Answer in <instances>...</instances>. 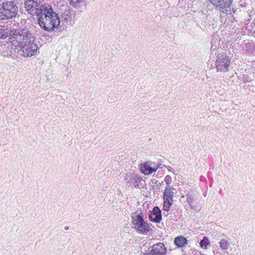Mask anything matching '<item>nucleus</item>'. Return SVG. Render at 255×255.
<instances>
[{
    "instance_id": "nucleus-20",
    "label": "nucleus",
    "mask_w": 255,
    "mask_h": 255,
    "mask_svg": "<svg viewBox=\"0 0 255 255\" xmlns=\"http://www.w3.org/2000/svg\"><path fill=\"white\" fill-rule=\"evenodd\" d=\"M167 178H168V177L166 176V178H165V180H166Z\"/></svg>"
},
{
    "instance_id": "nucleus-4",
    "label": "nucleus",
    "mask_w": 255,
    "mask_h": 255,
    "mask_svg": "<svg viewBox=\"0 0 255 255\" xmlns=\"http://www.w3.org/2000/svg\"><path fill=\"white\" fill-rule=\"evenodd\" d=\"M173 189L168 184L163 193V210L168 212L173 203Z\"/></svg>"
},
{
    "instance_id": "nucleus-19",
    "label": "nucleus",
    "mask_w": 255,
    "mask_h": 255,
    "mask_svg": "<svg viewBox=\"0 0 255 255\" xmlns=\"http://www.w3.org/2000/svg\"><path fill=\"white\" fill-rule=\"evenodd\" d=\"M15 33H13L14 35H18L20 34V32L18 30H16L14 32Z\"/></svg>"
},
{
    "instance_id": "nucleus-13",
    "label": "nucleus",
    "mask_w": 255,
    "mask_h": 255,
    "mask_svg": "<svg viewBox=\"0 0 255 255\" xmlns=\"http://www.w3.org/2000/svg\"><path fill=\"white\" fill-rule=\"evenodd\" d=\"M174 243L178 248H182L188 244V241L183 236H178L175 238Z\"/></svg>"
},
{
    "instance_id": "nucleus-2",
    "label": "nucleus",
    "mask_w": 255,
    "mask_h": 255,
    "mask_svg": "<svg viewBox=\"0 0 255 255\" xmlns=\"http://www.w3.org/2000/svg\"><path fill=\"white\" fill-rule=\"evenodd\" d=\"M18 12V7L14 1H4L0 4V20H7L15 17Z\"/></svg>"
},
{
    "instance_id": "nucleus-3",
    "label": "nucleus",
    "mask_w": 255,
    "mask_h": 255,
    "mask_svg": "<svg viewBox=\"0 0 255 255\" xmlns=\"http://www.w3.org/2000/svg\"><path fill=\"white\" fill-rule=\"evenodd\" d=\"M231 59L226 53H220L217 56L215 65L218 72H226L229 71Z\"/></svg>"
},
{
    "instance_id": "nucleus-9",
    "label": "nucleus",
    "mask_w": 255,
    "mask_h": 255,
    "mask_svg": "<svg viewBox=\"0 0 255 255\" xmlns=\"http://www.w3.org/2000/svg\"><path fill=\"white\" fill-rule=\"evenodd\" d=\"M42 6L40 7L35 1L33 0H26L25 1V8L28 12L33 15L37 12V10L40 8L41 9Z\"/></svg>"
},
{
    "instance_id": "nucleus-21",
    "label": "nucleus",
    "mask_w": 255,
    "mask_h": 255,
    "mask_svg": "<svg viewBox=\"0 0 255 255\" xmlns=\"http://www.w3.org/2000/svg\"><path fill=\"white\" fill-rule=\"evenodd\" d=\"M68 229V227H66L65 228V229H66V230Z\"/></svg>"
},
{
    "instance_id": "nucleus-11",
    "label": "nucleus",
    "mask_w": 255,
    "mask_h": 255,
    "mask_svg": "<svg viewBox=\"0 0 255 255\" xmlns=\"http://www.w3.org/2000/svg\"><path fill=\"white\" fill-rule=\"evenodd\" d=\"M140 169L142 173L145 175H149L155 172L157 168H153L149 166L148 162L141 163L140 165Z\"/></svg>"
},
{
    "instance_id": "nucleus-5",
    "label": "nucleus",
    "mask_w": 255,
    "mask_h": 255,
    "mask_svg": "<svg viewBox=\"0 0 255 255\" xmlns=\"http://www.w3.org/2000/svg\"><path fill=\"white\" fill-rule=\"evenodd\" d=\"M142 213L135 216L133 218L132 224L134 229L138 233L145 234L149 231L150 226L147 223L144 221Z\"/></svg>"
},
{
    "instance_id": "nucleus-17",
    "label": "nucleus",
    "mask_w": 255,
    "mask_h": 255,
    "mask_svg": "<svg viewBox=\"0 0 255 255\" xmlns=\"http://www.w3.org/2000/svg\"><path fill=\"white\" fill-rule=\"evenodd\" d=\"M33 1H35V2L38 4L40 7L41 4L45 0H33Z\"/></svg>"
},
{
    "instance_id": "nucleus-14",
    "label": "nucleus",
    "mask_w": 255,
    "mask_h": 255,
    "mask_svg": "<svg viewBox=\"0 0 255 255\" xmlns=\"http://www.w3.org/2000/svg\"><path fill=\"white\" fill-rule=\"evenodd\" d=\"M71 5L76 8L80 7L85 5L86 0H69Z\"/></svg>"
},
{
    "instance_id": "nucleus-7",
    "label": "nucleus",
    "mask_w": 255,
    "mask_h": 255,
    "mask_svg": "<svg viewBox=\"0 0 255 255\" xmlns=\"http://www.w3.org/2000/svg\"><path fill=\"white\" fill-rule=\"evenodd\" d=\"M166 249L162 243H158L153 245L146 255H165Z\"/></svg>"
},
{
    "instance_id": "nucleus-6",
    "label": "nucleus",
    "mask_w": 255,
    "mask_h": 255,
    "mask_svg": "<svg viewBox=\"0 0 255 255\" xmlns=\"http://www.w3.org/2000/svg\"><path fill=\"white\" fill-rule=\"evenodd\" d=\"M220 11L228 13L230 11L233 0H209Z\"/></svg>"
},
{
    "instance_id": "nucleus-12",
    "label": "nucleus",
    "mask_w": 255,
    "mask_h": 255,
    "mask_svg": "<svg viewBox=\"0 0 255 255\" xmlns=\"http://www.w3.org/2000/svg\"><path fill=\"white\" fill-rule=\"evenodd\" d=\"M11 32L8 26L0 24V39H6L10 35Z\"/></svg>"
},
{
    "instance_id": "nucleus-18",
    "label": "nucleus",
    "mask_w": 255,
    "mask_h": 255,
    "mask_svg": "<svg viewBox=\"0 0 255 255\" xmlns=\"http://www.w3.org/2000/svg\"><path fill=\"white\" fill-rule=\"evenodd\" d=\"M65 12H67V16L68 17H65V18L67 19L68 18H70V16L69 15V14H70V12L69 10L66 11Z\"/></svg>"
},
{
    "instance_id": "nucleus-15",
    "label": "nucleus",
    "mask_w": 255,
    "mask_h": 255,
    "mask_svg": "<svg viewBox=\"0 0 255 255\" xmlns=\"http://www.w3.org/2000/svg\"><path fill=\"white\" fill-rule=\"evenodd\" d=\"M199 244L201 249L206 250L208 246H210V242L207 237L204 236Z\"/></svg>"
},
{
    "instance_id": "nucleus-16",
    "label": "nucleus",
    "mask_w": 255,
    "mask_h": 255,
    "mask_svg": "<svg viewBox=\"0 0 255 255\" xmlns=\"http://www.w3.org/2000/svg\"><path fill=\"white\" fill-rule=\"evenodd\" d=\"M220 247L222 250H227L228 249L230 246V243L228 242L227 240L224 239H222L220 242Z\"/></svg>"
},
{
    "instance_id": "nucleus-8",
    "label": "nucleus",
    "mask_w": 255,
    "mask_h": 255,
    "mask_svg": "<svg viewBox=\"0 0 255 255\" xmlns=\"http://www.w3.org/2000/svg\"><path fill=\"white\" fill-rule=\"evenodd\" d=\"M37 47L35 44L29 42L22 47V50L25 56L30 57L35 54Z\"/></svg>"
},
{
    "instance_id": "nucleus-1",
    "label": "nucleus",
    "mask_w": 255,
    "mask_h": 255,
    "mask_svg": "<svg viewBox=\"0 0 255 255\" xmlns=\"http://www.w3.org/2000/svg\"><path fill=\"white\" fill-rule=\"evenodd\" d=\"M41 15L38 19L39 26L44 30L49 31L57 27L60 23L59 16L53 11L51 6L42 5L41 8Z\"/></svg>"
},
{
    "instance_id": "nucleus-10",
    "label": "nucleus",
    "mask_w": 255,
    "mask_h": 255,
    "mask_svg": "<svg viewBox=\"0 0 255 255\" xmlns=\"http://www.w3.org/2000/svg\"><path fill=\"white\" fill-rule=\"evenodd\" d=\"M161 219V210L158 207H154L153 208L152 212L149 215L150 220L155 223H159Z\"/></svg>"
}]
</instances>
